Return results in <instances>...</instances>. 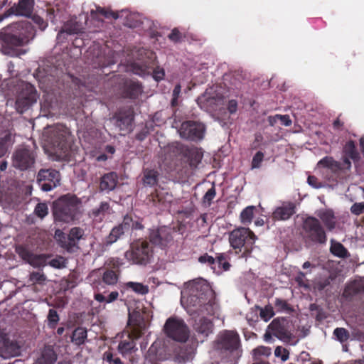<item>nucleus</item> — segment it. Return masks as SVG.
Wrapping results in <instances>:
<instances>
[{
    "instance_id": "f257e3e1",
    "label": "nucleus",
    "mask_w": 364,
    "mask_h": 364,
    "mask_svg": "<svg viewBox=\"0 0 364 364\" xmlns=\"http://www.w3.org/2000/svg\"><path fill=\"white\" fill-rule=\"evenodd\" d=\"M187 297L183 295L181 302L186 299L188 312L193 314H207L213 312L215 304L214 292L203 279L193 280L188 285Z\"/></svg>"
},
{
    "instance_id": "f03ea898",
    "label": "nucleus",
    "mask_w": 364,
    "mask_h": 364,
    "mask_svg": "<svg viewBox=\"0 0 364 364\" xmlns=\"http://www.w3.org/2000/svg\"><path fill=\"white\" fill-rule=\"evenodd\" d=\"M43 136L47 151L54 160H69L73 139L68 128L57 124L45 131Z\"/></svg>"
},
{
    "instance_id": "7ed1b4c3",
    "label": "nucleus",
    "mask_w": 364,
    "mask_h": 364,
    "mask_svg": "<svg viewBox=\"0 0 364 364\" xmlns=\"http://www.w3.org/2000/svg\"><path fill=\"white\" fill-rule=\"evenodd\" d=\"M35 36V30L30 22L15 23L10 28L0 31V43L4 53L11 56L18 55L16 48L23 46Z\"/></svg>"
},
{
    "instance_id": "20e7f679",
    "label": "nucleus",
    "mask_w": 364,
    "mask_h": 364,
    "mask_svg": "<svg viewBox=\"0 0 364 364\" xmlns=\"http://www.w3.org/2000/svg\"><path fill=\"white\" fill-rule=\"evenodd\" d=\"M215 348L225 362L236 364L242 353L240 335L232 330L220 332L215 341Z\"/></svg>"
},
{
    "instance_id": "39448f33",
    "label": "nucleus",
    "mask_w": 364,
    "mask_h": 364,
    "mask_svg": "<svg viewBox=\"0 0 364 364\" xmlns=\"http://www.w3.org/2000/svg\"><path fill=\"white\" fill-rule=\"evenodd\" d=\"M81 200L75 195L61 196L53 203V215L55 222L69 223L78 220Z\"/></svg>"
},
{
    "instance_id": "423d86ee",
    "label": "nucleus",
    "mask_w": 364,
    "mask_h": 364,
    "mask_svg": "<svg viewBox=\"0 0 364 364\" xmlns=\"http://www.w3.org/2000/svg\"><path fill=\"white\" fill-rule=\"evenodd\" d=\"M257 239L255 234L248 228H238L229 234L230 245L240 258L247 259L251 256Z\"/></svg>"
},
{
    "instance_id": "0eeeda50",
    "label": "nucleus",
    "mask_w": 364,
    "mask_h": 364,
    "mask_svg": "<svg viewBox=\"0 0 364 364\" xmlns=\"http://www.w3.org/2000/svg\"><path fill=\"white\" fill-rule=\"evenodd\" d=\"M302 236L306 243L325 245L327 235L321 220L314 216L306 217L302 224Z\"/></svg>"
},
{
    "instance_id": "6e6552de",
    "label": "nucleus",
    "mask_w": 364,
    "mask_h": 364,
    "mask_svg": "<svg viewBox=\"0 0 364 364\" xmlns=\"http://www.w3.org/2000/svg\"><path fill=\"white\" fill-rule=\"evenodd\" d=\"M153 256V249L146 240H139L132 242L124 253L125 258L133 264L146 265Z\"/></svg>"
},
{
    "instance_id": "1a4fd4ad",
    "label": "nucleus",
    "mask_w": 364,
    "mask_h": 364,
    "mask_svg": "<svg viewBox=\"0 0 364 364\" xmlns=\"http://www.w3.org/2000/svg\"><path fill=\"white\" fill-rule=\"evenodd\" d=\"M166 336L176 341L184 343L189 338V329L185 321L177 316L166 319L164 326Z\"/></svg>"
},
{
    "instance_id": "9d476101",
    "label": "nucleus",
    "mask_w": 364,
    "mask_h": 364,
    "mask_svg": "<svg viewBox=\"0 0 364 364\" xmlns=\"http://www.w3.org/2000/svg\"><path fill=\"white\" fill-rule=\"evenodd\" d=\"M84 235V230L80 227L72 228L68 235L60 230H57L55 233L59 245L70 253L79 249V241L83 238Z\"/></svg>"
},
{
    "instance_id": "9b49d317",
    "label": "nucleus",
    "mask_w": 364,
    "mask_h": 364,
    "mask_svg": "<svg viewBox=\"0 0 364 364\" xmlns=\"http://www.w3.org/2000/svg\"><path fill=\"white\" fill-rule=\"evenodd\" d=\"M38 93L33 85L26 83L23 85L16 100V111L21 114L27 111L38 99Z\"/></svg>"
},
{
    "instance_id": "f8f14e48",
    "label": "nucleus",
    "mask_w": 364,
    "mask_h": 364,
    "mask_svg": "<svg viewBox=\"0 0 364 364\" xmlns=\"http://www.w3.org/2000/svg\"><path fill=\"white\" fill-rule=\"evenodd\" d=\"M205 126L204 124L193 120L185 121L181 123L178 133L181 138L196 141L204 137Z\"/></svg>"
},
{
    "instance_id": "ddd939ff",
    "label": "nucleus",
    "mask_w": 364,
    "mask_h": 364,
    "mask_svg": "<svg viewBox=\"0 0 364 364\" xmlns=\"http://www.w3.org/2000/svg\"><path fill=\"white\" fill-rule=\"evenodd\" d=\"M174 230L168 226H161L150 230L149 239L150 242L161 249L171 245L173 242Z\"/></svg>"
},
{
    "instance_id": "4468645a",
    "label": "nucleus",
    "mask_w": 364,
    "mask_h": 364,
    "mask_svg": "<svg viewBox=\"0 0 364 364\" xmlns=\"http://www.w3.org/2000/svg\"><path fill=\"white\" fill-rule=\"evenodd\" d=\"M60 172L53 168L41 169L37 176V183L43 191H50L60 184Z\"/></svg>"
},
{
    "instance_id": "2eb2a0df",
    "label": "nucleus",
    "mask_w": 364,
    "mask_h": 364,
    "mask_svg": "<svg viewBox=\"0 0 364 364\" xmlns=\"http://www.w3.org/2000/svg\"><path fill=\"white\" fill-rule=\"evenodd\" d=\"M170 149L174 155L187 159L191 166H196L203 158V154L196 148L189 147L181 143L172 145Z\"/></svg>"
},
{
    "instance_id": "dca6fc26",
    "label": "nucleus",
    "mask_w": 364,
    "mask_h": 364,
    "mask_svg": "<svg viewBox=\"0 0 364 364\" xmlns=\"http://www.w3.org/2000/svg\"><path fill=\"white\" fill-rule=\"evenodd\" d=\"M112 119L114 125L120 131L129 132L132 129V123L134 119V112L132 107H124L114 113Z\"/></svg>"
},
{
    "instance_id": "f3484780",
    "label": "nucleus",
    "mask_w": 364,
    "mask_h": 364,
    "mask_svg": "<svg viewBox=\"0 0 364 364\" xmlns=\"http://www.w3.org/2000/svg\"><path fill=\"white\" fill-rule=\"evenodd\" d=\"M34 163V154L27 148H19L13 154V166L20 170H27L32 167Z\"/></svg>"
},
{
    "instance_id": "a211bd4d",
    "label": "nucleus",
    "mask_w": 364,
    "mask_h": 364,
    "mask_svg": "<svg viewBox=\"0 0 364 364\" xmlns=\"http://www.w3.org/2000/svg\"><path fill=\"white\" fill-rule=\"evenodd\" d=\"M16 252L23 260L33 267H44L46 264L47 259L49 257V255L44 254H33L26 247L23 245L17 246Z\"/></svg>"
},
{
    "instance_id": "6ab92c4d",
    "label": "nucleus",
    "mask_w": 364,
    "mask_h": 364,
    "mask_svg": "<svg viewBox=\"0 0 364 364\" xmlns=\"http://www.w3.org/2000/svg\"><path fill=\"white\" fill-rule=\"evenodd\" d=\"M21 346L16 341L10 340L6 335L0 337V356L10 358L19 355Z\"/></svg>"
},
{
    "instance_id": "aec40b11",
    "label": "nucleus",
    "mask_w": 364,
    "mask_h": 364,
    "mask_svg": "<svg viewBox=\"0 0 364 364\" xmlns=\"http://www.w3.org/2000/svg\"><path fill=\"white\" fill-rule=\"evenodd\" d=\"M128 325L130 326L134 338H139L146 329V324L144 316L137 311L129 314Z\"/></svg>"
},
{
    "instance_id": "412c9836",
    "label": "nucleus",
    "mask_w": 364,
    "mask_h": 364,
    "mask_svg": "<svg viewBox=\"0 0 364 364\" xmlns=\"http://www.w3.org/2000/svg\"><path fill=\"white\" fill-rule=\"evenodd\" d=\"M288 321L285 318H275L269 326L272 334L283 341H289L292 337V333L288 329Z\"/></svg>"
},
{
    "instance_id": "4be33fe9",
    "label": "nucleus",
    "mask_w": 364,
    "mask_h": 364,
    "mask_svg": "<svg viewBox=\"0 0 364 364\" xmlns=\"http://www.w3.org/2000/svg\"><path fill=\"white\" fill-rule=\"evenodd\" d=\"M343 164L345 168L349 169L351 167V162L350 159L353 160L355 163L360 160V154L357 150L355 144L353 141L350 140L346 143L343 146Z\"/></svg>"
},
{
    "instance_id": "5701e85b",
    "label": "nucleus",
    "mask_w": 364,
    "mask_h": 364,
    "mask_svg": "<svg viewBox=\"0 0 364 364\" xmlns=\"http://www.w3.org/2000/svg\"><path fill=\"white\" fill-rule=\"evenodd\" d=\"M133 68L134 73L140 75L149 74L151 70L153 73V77L156 81H159L162 80L165 76L164 70L159 66L154 68L153 66L151 67L144 64L139 65L137 63H134L133 65Z\"/></svg>"
},
{
    "instance_id": "b1692460",
    "label": "nucleus",
    "mask_w": 364,
    "mask_h": 364,
    "mask_svg": "<svg viewBox=\"0 0 364 364\" xmlns=\"http://www.w3.org/2000/svg\"><path fill=\"white\" fill-rule=\"evenodd\" d=\"M34 6V0H18V4L9 9L11 14L18 16H30Z\"/></svg>"
},
{
    "instance_id": "393cba45",
    "label": "nucleus",
    "mask_w": 364,
    "mask_h": 364,
    "mask_svg": "<svg viewBox=\"0 0 364 364\" xmlns=\"http://www.w3.org/2000/svg\"><path fill=\"white\" fill-rule=\"evenodd\" d=\"M118 175L116 172L111 171L104 174L100 182V190L109 193L113 191L118 183Z\"/></svg>"
},
{
    "instance_id": "a878e982",
    "label": "nucleus",
    "mask_w": 364,
    "mask_h": 364,
    "mask_svg": "<svg viewBox=\"0 0 364 364\" xmlns=\"http://www.w3.org/2000/svg\"><path fill=\"white\" fill-rule=\"evenodd\" d=\"M295 213V205L292 203L283 204L277 207L272 213V218L274 220H286L290 218Z\"/></svg>"
},
{
    "instance_id": "bb28decb",
    "label": "nucleus",
    "mask_w": 364,
    "mask_h": 364,
    "mask_svg": "<svg viewBox=\"0 0 364 364\" xmlns=\"http://www.w3.org/2000/svg\"><path fill=\"white\" fill-rule=\"evenodd\" d=\"M58 358L57 353L50 346H46L36 360V364H54Z\"/></svg>"
},
{
    "instance_id": "cd10ccee",
    "label": "nucleus",
    "mask_w": 364,
    "mask_h": 364,
    "mask_svg": "<svg viewBox=\"0 0 364 364\" xmlns=\"http://www.w3.org/2000/svg\"><path fill=\"white\" fill-rule=\"evenodd\" d=\"M138 338H134L132 333L130 332L128 334L127 339L122 340L119 343L117 346L118 352L124 357L132 353L137 350L135 343V341Z\"/></svg>"
},
{
    "instance_id": "c85d7f7f",
    "label": "nucleus",
    "mask_w": 364,
    "mask_h": 364,
    "mask_svg": "<svg viewBox=\"0 0 364 364\" xmlns=\"http://www.w3.org/2000/svg\"><path fill=\"white\" fill-rule=\"evenodd\" d=\"M164 349L161 346V343L160 341H155L149 347L146 353V358L152 363L163 360L166 359V355L164 354Z\"/></svg>"
},
{
    "instance_id": "c756f323",
    "label": "nucleus",
    "mask_w": 364,
    "mask_h": 364,
    "mask_svg": "<svg viewBox=\"0 0 364 364\" xmlns=\"http://www.w3.org/2000/svg\"><path fill=\"white\" fill-rule=\"evenodd\" d=\"M317 216L322 221L328 230L332 231L336 228V218L333 210H321L317 213Z\"/></svg>"
},
{
    "instance_id": "7c9ffc66",
    "label": "nucleus",
    "mask_w": 364,
    "mask_h": 364,
    "mask_svg": "<svg viewBox=\"0 0 364 364\" xmlns=\"http://www.w3.org/2000/svg\"><path fill=\"white\" fill-rule=\"evenodd\" d=\"M142 92V87L138 82L130 81L124 85L123 93L125 97L136 99Z\"/></svg>"
},
{
    "instance_id": "2f4dec72",
    "label": "nucleus",
    "mask_w": 364,
    "mask_h": 364,
    "mask_svg": "<svg viewBox=\"0 0 364 364\" xmlns=\"http://www.w3.org/2000/svg\"><path fill=\"white\" fill-rule=\"evenodd\" d=\"M194 328L198 333L208 336L213 332V323L210 319L203 317L196 322Z\"/></svg>"
},
{
    "instance_id": "473e14b6",
    "label": "nucleus",
    "mask_w": 364,
    "mask_h": 364,
    "mask_svg": "<svg viewBox=\"0 0 364 364\" xmlns=\"http://www.w3.org/2000/svg\"><path fill=\"white\" fill-rule=\"evenodd\" d=\"M318 166L329 168L334 173L345 168V167H343V163L341 164L340 162L335 161L331 156H325L321 159L318 163Z\"/></svg>"
},
{
    "instance_id": "72a5a7b5",
    "label": "nucleus",
    "mask_w": 364,
    "mask_h": 364,
    "mask_svg": "<svg viewBox=\"0 0 364 364\" xmlns=\"http://www.w3.org/2000/svg\"><path fill=\"white\" fill-rule=\"evenodd\" d=\"M330 252L334 256L345 259L350 256L348 250L339 242L333 240H331Z\"/></svg>"
},
{
    "instance_id": "f704fd0d",
    "label": "nucleus",
    "mask_w": 364,
    "mask_h": 364,
    "mask_svg": "<svg viewBox=\"0 0 364 364\" xmlns=\"http://www.w3.org/2000/svg\"><path fill=\"white\" fill-rule=\"evenodd\" d=\"M87 337V331L85 328L77 327L71 336V341L76 346H81L85 343Z\"/></svg>"
},
{
    "instance_id": "c9c22d12",
    "label": "nucleus",
    "mask_w": 364,
    "mask_h": 364,
    "mask_svg": "<svg viewBox=\"0 0 364 364\" xmlns=\"http://www.w3.org/2000/svg\"><path fill=\"white\" fill-rule=\"evenodd\" d=\"M362 292H364V284L354 281L345 288L343 296L346 297H351Z\"/></svg>"
},
{
    "instance_id": "e433bc0d",
    "label": "nucleus",
    "mask_w": 364,
    "mask_h": 364,
    "mask_svg": "<svg viewBox=\"0 0 364 364\" xmlns=\"http://www.w3.org/2000/svg\"><path fill=\"white\" fill-rule=\"evenodd\" d=\"M159 172L154 169H145L144 171L143 183L145 186H154L157 184Z\"/></svg>"
},
{
    "instance_id": "4c0bfd02",
    "label": "nucleus",
    "mask_w": 364,
    "mask_h": 364,
    "mask_svg": "<svg viewBox=\"0 0 364 364\" xmlns=\"http://www.w3.org/2000/svg\"><path fill=\"white\" fill-rule=\"evenodd\" d=\"M216 267L218 271H228L231 264L229 262L230 257L227 253H218L215 256Z\"/></svg>"
},
{
    "instance_id": "58836bf2",
    "label": "nucleus",
    "mask_w": 364,
    "mask_h": 364,
    "mask_svg": "<svg viewBox=\"0 0 364 364\" xmlns=\"http://www.w3.org/2000/svg\"><path fill=\"white\" fill-rule=\"evenodd\" d=\"M12 134L7 132L3 137H0V157L6 154L9 148L13 144Z\"/></svg>"
},
{
    "instance_id": "ea45409f",
    "label": "nucleus",
    "mask_w": 364,
    "mask_h": 364,
    "mask_svg": "<svg viewBox=\"0 0 364 364\" xmlns=\"http://www.w3.org/2000/svg\"><path fill=\"white\" fill-rule=\"evenodd\" d=\"M97 14H100L106 18H112L114 19H117L119 18L118 14L112 11H108L105 8L97 6L96 10L92 9L90 11V15L92 18H97Z\"/></svg>"
},
{
    "instance_id": "a19ab883",
    "label": "nucleus",
    "mask_w": 364,
    "mask_h": 364,
    "mask_svg": "<svg viewBox=\"0 0 364 364\" xmlns=\"http://www.w3.org/2000/svg\"><path fill=\"white\" fill-rule=\"evenodd\" d=\"M124 285L127 289H131L134 292L141 295H145L148 294L149 291L147 285H144L139 282H128L125 283Z\"/></svg>"
},
{
    "instance_id": "79ce46f5",
    "label": "nucleus",
    "mask_w": 364,
    "mask_h": 364,
    "mask_svg": "<svg viewBox=\"0 0 364 364\" xmlns=\"http://www.w3.org/2000/svg\"><path fill=\"white\" fill-rule=\"evenodd\" d=\"M274 306L277 312H285L291 314L294 311V309L290 304L285 299L276 298L274 301Z\"/></svg>"
},
{
    "instance_id": "37998d69",
    "label": "nucleus",
    "mask_w": 364,
    "mask_h": 364,
    "mask_svg": "<svg viewBox=\"0 0 364 364\" xmlns=\"http://www.w3.org/2000/svg\"><path fill=\"white\" fill-rule=\"evenodd\" d=\"M102 360L107 364H124L120 358L113 352L112 348H109L103 353Z\"/></svg>"
},
{
    "instance_id": "c03bdc74",
    "label": "nucleus",
    "mask_w": 364,
    "mask_h": 364,
    "mask_svg": "<svg viewBox=\"0 0 364 364\" xmlns=\"http://www.w3.org/2000/svg\"><path fill=\"white\" fill-rule=\"evenodd\" d=\"M255 207L247 206L240 213V220L244 225H249L251 223L254 215Z\"/></svg>"
},
{
    "instance_id": "a18cd8bd",
    "label": "nucleus",
    "mask_w": 364,
    "mask_h": 364,
    "mask_svg": "<svg viewBox=\"0 0 364 364\" xmlns=\"http://www.w3.org/2000/svg\"><path fill=\"white\" fill-rule=\"evenodd\" d=\"M102 281L106 284L114 285L118 281V274L112 269H107L102 275Z\"/></svg>"
},
{
    "instance_id": "49530a36",
    "label": "nucleus",
    "mask_w": 364,
    "mask_h": 364,
    "mask_svg": "<svg viewBox=\"0 0 364 364\" xmlns=\"http://www.w3.org/2000/svg\"><path fill=\"white\" fill-rule=\"evenodd\" d=\"M119 293L117 291H112L107 296H105L101 293L95 294L94 298L98 302L111 303L118 299Z\"/></svg>"
},
{
    "instance_id": "de8ad7c7",
    "label": "nucleus",
    "mask_w": 364,
    "mask_h": 364,
    "mask_svg": "<svg viewBox=\"0 0 364 364\" xmlns=\"http://www.w3.org/2000/svg\"><path fill=\"white\" fill-rule=\"evenodd\" d=\"M124 230L122 229V227L117 225L113 228L107 237V242L108 244H112L115 242L124 233Z\"/></svg>"
},
{
    "instance_id": "09e8293b",
    "label": "nucleus",
    "mask_w": 364,
    "mask_h": 364,
    "mask_svg": "<svg viewBox=\"0 0 364 364\" xmlns=\"http://www.w3.org/2000/svg\"><path fill=\"white\" fill-rule=\"evenodd\" d=\"M47 320L48 326L51 329L55 328L60 320L57 311L53 309H50L47 316Z\"/></svg>"
},
{
    "instance_id": "8fccbe9b",
    "label": "nucleus",
    "mask_w": 364,
    "mask_h": 364,
    "mask_svg": "<svg viewBox=\"0 0 364 364\" xmlns=\"http://www.w3.org/2000/svg\"><path fill=\"white\" fill-rule=\"evenodd\" d=\"M198 262L201 264H207L214 272L217 270L215 257L209 255L208 253L200 255L198 257Z\"/></svg>"
},
{
    "instance_id": "3c124183",
    "label": "nucleus",
    "mask_w": 364,
    "mask_h": 364,
    "mask_svg": "<svg viewBox=\"0 0 364 364\" xmlns=\"http://www.w3.org/2000/svg\"><path fill=\"white\" fill-rule=\"evenodd\" d=\"M333 336H335L338 341L344 343L350 338L349 331L345 328H336L334 329Z\"/></svg>"
},
{
    "instance_id": "603ef678",
    "label": "nucleus",
    "mask_w": 364,
    "mask_h": 364,
    "mask_svg": "<svg viewBox=\"0 0 364 364\" xmlns=\"http://www.w3.org/2000/svg\"><path fill=\"white\" fill-rule=\"evenodd\" d=\"M46 280V276L42 272H33L29 275V281L32 284H43Z\"/></svg>"
},
{
    "instance_id": "864d4df0",
    "label": "nucleus",
    "mask_w": 364,
    "mask_h": 364,
    "mask_svg": "<svg viewBox=\"0 0 364 364\" xmlns=\"http://www.w3.org/2000/svg\"><path fill=\"white\" fill-rule=\"evenodd\" d=\"M274 315L273 307L271 305H267L260 309L259 316L264 321H269Z\"/></svg>"
},
{
    "instance_id": "5fc2aeb1",
    "label": "nucleus",
    "mask_w": 364,
    "mask_h": 364,
    "mask_svg": "<svg viewBox=\"0 0 364 364\" xmlns=\"http://www.w3.org/2000/svg\"><path fill=\"white\" fill-rule=\"evenodd\" d=\"M48 264L56 269H62L66 266V260L62 256H57L48 262Z\"/></svg>"
},
{
    "instance_id": "6e6d98bb",
    "label": "nucleus",
    "mask_w": 364,
    "mask_h": 364,
    "mask_svg": "<svg viewBox=\"0 0 364 364\" xmlns=\"http://www.w3.org/2000/svg\"><path fill=\"white\" fill-rule=\"evenodd\" d=\"M34 213L38 217L43 218L48 213L47 205L44 203H38L35 208Z\"/></svg>"
},
{
    "instance_id": "4d7b16f0",
    "label": "nucleus",
    "mask_w": 364,
    "mask_h": 364,
    "mask_svg": "<svg viewBox=\"0 0 364 364\" xmlns=\"http://www.w3.org/2000/svg\"><path fill=\"white\" fill-rule=\"evenodd\" d=\"M216 191L215 186H213L205 193L203 198V202L210 205L212 203L213 200L215 197Z\"/></svg>"
},
{
    "instance_id": "13d9d810",
    "label": "nucleus",
    "mask_w": 364,
    "mask_h": 364,
    "mask_svg": "<svg viewBox=\"0 0 364 364\" xmlns=\"http://www.w3.org/2000/svg\"><path fill=\"white\" fill-rule=\"evenodd\" d=\"M263 159H264V154L260 151H257L253 156V159L252 161V168H259L261 166V163L263 161Z\"/></svg>"
},
{
    "instance_id": "bf43d9fd",
    "label": "nucleus",
    "mask_w": 364,
    "mask_h": 364,
    "mask_svg": "<svg viewBox=\"0 0 364 364\" xmlns=\"http://www.w3.org/2000/svg\"><path fill=\"white\" fill-rule=\"evenodd\" d=\"M289 351L281 346H277L274 350V355L276 357H280L283 361L287 360L289 358Z\"/></svg>"
},
{
    "instance_id": "052dcab7",
    "label": "nucleus",
    "mask_w": 364,
    "mask_h": 364,
    "mask_svg": "<svg viewBox=\"0 0 364 364\" xmlns=\"http://www.w3.org/2000/svg\"><path fill=\"white\" fill-rule=\"evenodd\" d=\"M350 211L355 215H360L364 213V202L355 203L350 207Z\"/></svg>"
},
{
    "instance_id": "680f3d73",
    "label": "nucleus",
    "mask_w": 364,
    "mask_h": 364,
    "mask_svg": "<svg viewBox=\"0 0 364 364\" xmlns=\"http://www.w3.org/2000/svg\"><path fill=\"white\" fill-rule=\"evenodd\" d=\"M133 225V219L131 216L127 215L124 217L123 221L119 225L122 227L124 231L132 229Z\"/></svg>"
},
{
    "instance_id": "e2e57ef3",
    "label": "nucleus",
    "mask_w": 364,
    "mask_h": 364,
    "mask_svg": "<svg viewBox=\"0 0 364 364\" xmlns=\"http://www.w3.org/2000/svg\"><path fill=\"white\" fill-rule=\"evenodd\" d=\"M168 38L174 43H178L182 40V33L178 28H175L168 34Z\"/></svg>"
},
{
    "instance_id": "0e129e2a",
    "label": "nucleus",
    "mask_w": 364,
    "mask_h": 364,
    "mask_svg": "<svg viewBox=\"0 0 364 364\" xmlns=\"http://www.w3.org/2000/svg\"><path fill=\"white\" fill-rule=\"evenodd\" d=\"M31 19L33 23L38 26L41 30H44L48 26L47 22L38 15L34 14Z\"/></svg>"
},
{
    "instance_id": "69168bd1",
    "label": "nucleus",
    "mask_w": 364,
    "mask_h": 364,
    "mask_svg": "<svg viewBox=\"0 0 364 364\" xmlns=\"http://www.w3.org/2000/svg\"><path fill=\"white\" fill-rule=\"evenodd\" d=\"M77 28L75 26H70L68 23L65 24L62 30L58 33V36L62 34L63 33H66L68 34H75L77 33Z\"/></svg>"
},
{
    "instance_id": "338daca9",
    "label": "nucleus",
    "mask_w": 364,
    "mask_h": 364,
    "mask_svg": "<svg viewBox=\"0 0 364 364\" xmlns=\"http://www.w3.org/2000/svg\"><path fill=\"white\" fill-rule=\"evenodd\" d=\"M97 63L100 67L104 68L115 64L116 61L114 60L113 53H112L111 56H109L108 59L103 61L99 60Z\"/></svg>"
},
{
    "instance_id": "774afa93",
    "label": "nucleus",
    "mask_w": 364,
    "mask_h": 364,
    "mask_svg": "<svg viewBox=\"0 0 364 364\" xmlns=\"http://www.w3.org/2000/svg\"><path fill=\"white\" fill-rule=\"evenodd\" d=\"M109 208V205L107 202H102L100 207L94 211L95 215H97L100 213L107 212Z\"/></svg>"
}]
</instances>
